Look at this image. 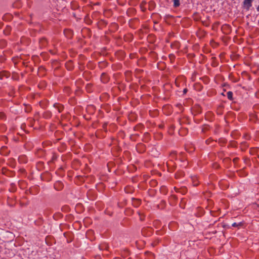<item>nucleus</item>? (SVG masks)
Returning <instances> with one entry per match:
<instances>
[{"instance_id":"f257e3e1","label":"nucleus","mask_w":259,"mask_h":259,"mask_svg":"<svg viewBox=\"0 0 259 259\" xmlns=\"http://www.w3.org/2000/svg\"><path fill=\"white\" fill-rule=\"evenodd\" d=\"M252 2V0H244V1L243 5H244V8L246 10H249V8L251 7Z\"/></svg>"},{"instance_id":"f03ea898","label":"nucleus","mask_w":259,"mask_h":259,"mask_svg":"<svg viewBox=\"0 0 259 259\" xmlns=\"http://www.w3.org/2000/svg\"><path fill=\"white\" fill-rule=\"evenodd\" d=\"M55 188L57 190H60L63 188V184L61 182H57L54 184Z\"/></svg>"},{"instance_id":"7ed1b4c3","label":"nucleus","mask_w":259,"mask_h":259,"mask_svg":"<svg viewBox=\"0 0 259 259\" xmlns=\"http://www.w3.org/2000/svg\"><path fill=\"white\" fill-rule=\"evenodd\" d=\"M8 78L9 77V74L8 73L5 72V71H2L0 72V79L2 80L4 77Z\"/></svg>"},{"instance_id":"20e7f679","label":"nucleus","mask_w":259,"mask_h":259,"mask_svg":"<svg viewBox=\"0 0 259 259\" xmlns=\"http://www.w3.org/2000/svg\"><path fill=\"white\" fill-rule=\"evenodd\" d=\"M227 96L228 99L230 100H233V93L231 91H229L227 93Z\"/></svg>"},{"instance_id":"39448f33","label":"nucleus","mask_w":259,"mask_h":259,"mask_svg":"<svg viewBox=\"0 0 259 259\" xmlns=\"http://www.w3.org/2000/svg\"><path fill=\"white\" fill-rule=\"evenodd\" d=\"M54 106L58 108V110L59 112H62L63 110V107L58 104H54Z\"/></svg>"},{"instance_id":"423d86ee","label":"nucleus","mask_w":259,"mask_h":259,"mask_svg":"<svg viewBox=\"0 0 259 259\" xmlns=\"http://www.w3.org/2000/svg\"><path fill=\"white\" fill-rule=\"evenodd\" d=\"M242 225V223L241 222L239 223H234L232 224V226L233 227H239Z\"/></svg>"},{"instance_id":"0eeeda50","label":"nucleus","mask_w":259,"mask_h":259,"mask_svg":"<svg viewBox=\"0 0 259 259\" xmlns=\"http://www.w3.org/2000/svg\"><path fill=\"white\" fill-rule=\"evenodd\" d=\"M174 2V6L175 7H179L180 6V2L179 0H173Z\"/></svg>"},{"instance_id":"6e6552de","label":"nucleus","mask_w":259,"mask_h":259,"mask_svg":"<svg viewBox=\"0 0 259 259\" xmlns=\"http://www.w3.org/2000/svg\"><path fill=\"white\" fill-rule=\"evenodd\" d=\"M169 58L170 60H171V61H172L175 60V56L174 54H170L169 55Z\"/></svg>"},{"instance_id":"1a4fd4ad","label":"nucleus","mask_w":259,"mask_h":259,"mask_svg":"<svg viewBox=\"0 0 259 259\" xmlns=\"http://www.w3.org/2000/svg\"><path fill=\"white\" fill-rule=\"evenodd\" d=\"M41 44H42V45L45 47L47 44V41L45 39H42L41 40Z\"/></svg>"},{"instance_id":"9d476101","label":"nucleus","mask_w":259,"mask_h":259,"mask_svg":"<svg viewBox=\"0 0 259 259\" xmlns=\"http://www.w3.org/2000/svg\"><path fill=\"white\" fill-rule=\"evenodd\" d=\"M5 118V115L3 112H0V119H3Z\"/></svg>"},{"instance_id":"9b49d317","label":"nucleus","mask_w":259,"mask_h":259,"mask_svg":"<svg viewBox=\"0 0 259 259\" xmlns=\"http://www.w3.org/2000/svg\"><path fill=\"white\" fill-rule=\"evenodd\" d=\"M193 185L195 186H196L198 185V183L194 181L193 182Z\"/></svg>"},{"instance_id":"f8f14e48","label":"nucleus","mask_w":259,"mask_h":259,"mask_svg":"<svg viewBox=\"0 0 259 259\" xmlns=\"http://www.w3.org/2000/svg\"><path fill=\"white\" fill-rule=\"evenodd\" d=\"M187 91H188V90L187 89H184V90H183L184 94H186L187 92Z\"/></svg>"},{"instance_id":"ddd939ff","label":"nucleus","mask_w":259,"mask_h":259,"mask_svg":"<svg viewBox=\"0 0 259 259\" xmlns=\"http://www.w3.org/2000/svg\"><path fill=\"white\" fill-rule=\"evenodd\" d=\"M105 76V75L103 74H102V80H103V76ZM102 81H103L104 82H106L107 81L106 80H105V81L102 80Z\"/></svg>"},{"instance_id":"4468645a","label":"nucleus","mask_w":259,"mask_h":259,"mask_svg":"<svg viewBox=\"0 0 259 259\" xmlns=\"http://www.w3.org/2000/svg\"><path fill=\"white\" fill-rule=\"evenodd\" d=\"M256 10L257 11L259 12V5L258 6V7L256 8Z\"/></svg>"},{"instance_id":"2eb2a0df","label":"nucleus","mask_w":259,"mask_h":259,"mask_svg":"<svg viewBox=\"0 0 259 259\" xmlns=\"http://www.w3.org/2000/svg\"><path fill=\"white\" fill-rule=\"evenodd\" d=\"M258 23H259V19H258Z\"/></svg>"}]
</instances>
